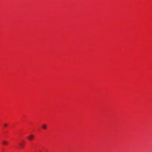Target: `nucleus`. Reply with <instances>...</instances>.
Returning a JSON list of instances; mask_svg holds the SVG:
<instances>
[{"mask_svg":"<svg viewBox=\"0 0 152 152\" xmlns=\"http://www.w3.org/2000/svg\"><path fill=\"white\" fill-rule=\"evenodd\" d=\"M34 136L31 134L30 135L27 137L29 141H32L34 140Z\"/></svg>","mask_w":152,"mask_h":152,"instance_id":"f257e3e1","label":"nucleus"},{"mask_svg":"<svg viewBox=\"0 0 152 152\" xmlns=\"http://www.w3.org/2000/svg\"><path fill=\"white\" fill-rule=\"evenodd\" d=\"M2 143L3 145H7L8 143V142L6 141H3L2 142Z\"/></svg>","mask_w":152,"mask_h":152,"instance_id":"f03ea898","label":"nucleus"},{"mask_svg":"<svg viewBox=\"0 0 152 152\" xmlns=\"http://www.w3.org/2000/svg\"><path fill=\"white\" fill-rule=\"evenodd\" d=\"M19 145L21 148H23L24 147V144L23 143L20 142Z\"/></svg>","mask_w":152,"mask_h":152,"instance_id":"7ed1b4c3","label":"nucleus"},{"mask_svg":"<svg viewBox=\"0 0 152 152\" xmlns=\"http://www.w3.org/2000/svg\"><path fill=\"white\" fill-rule=\"evenodd\" d=\"M42 127L43 129H47V126L46 124H43L42 125Z\"/></svg>","mask_w":152,"mask_h":152,"instance_id":"20e7f679","label":"nucleus"},{"mask_svg":"<svg viewBox=\"0 0 152 152\" xmlns=\"http://www.w3.org/2000/svg\"><path fill=\"white\" fill-rule=\"evenodd\" d=\"M4 126L5 127H6L7 126V124H4Z\"/></svg>","mask_w":152,"mask_h":152,"instance_id":"39448f33","label":"nucleus"}]
</instances>
